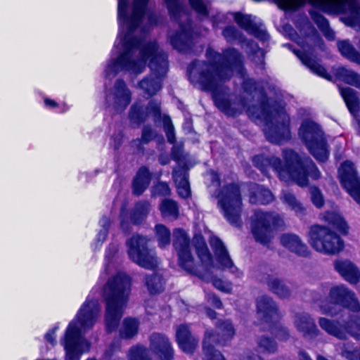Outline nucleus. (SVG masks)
<instances>
[{
    "label": "nucleus",
    "mask_w": 360,
    "mask_h": 360,
    "mask_svg": "<svg viewBox=\"0 0 360 360\" xmlns=\"http://www.w3.org/2000/svg\"><path fill=\"white\" fill-rule=\"evenodd\" d=\"M152 179V174L147 167L139 168L132 183L133 193L141 195L148 187Z\"/></svg>",
    "instance_id": "nucleus-32"
},
{
    "label": "nucleus",
    "mask_w": 360,
    "mask_h": 360,
    "mask_svg": "<svg viewBox=\"0 0 360 360\" xmlns=\"http://www.w3.org/2000/svg\"><path fill=\"white\" fill-rule=\"evenodd\" d=\"M155 234L159 247L163 248L170 244L171 233L165 225L157 224L155 227Z\"/></svg>",
    "instance_id": "nucleus-46"
},
{
    "label": "nucleus",
    "mask_w": 360,
    "mask_h": 360,
    "mask_svg": "<svg viewBox=\"0 0 360 360\" xmlns=\"http://www.w3.org/2000/svg\"><path fill=\"white\" fill-rule=\"evenodd\" d=\"M117 252V247L115 245H111L106 252L105 257L110 259Z\"/></svg>",
    "instance_id": "nucleus-64"
},
{
    "label": "nucleus",
    "mask_w": 360,
    "mask_h": 360,
    "mask_svg": "<svg viewBox=\"0 0 360 360\" xmlns=\"http://www.w3.org/2000/svg\"><path fill=\"white\" fill-rule=\"evenodd\" d=\"M340 92L350 112L354 116H357L359 113L360 102L359 101L356 91L347 86L340 88Z\"/></svg>",
    "instance_id": "nucleus-36"
},
{
    "label": "nucleus",
    "mask_w": 360,
    "mask_h": 360,
    "mask_svg": "<svg viewBox=\"0 0 360 360\" xmlns=\"http://www.w3.org/2000/svg\"><path fill=\"white\" fill-rule=\"evenodd\" d=\"M176 338L181 349L187 354H192L198 345V340L191 333L189 327L181 324L176 328Z\"/></svg>",
    "instance_id": "nucleus-27"
},
{
    "label": "nucleus",
    "mask_w": 360,
    "mask_h": 360,
    "mask_svg": "<svg viewBox=\"0 0 360 360\" xmlns=\"http://www.w3.org/2000/svg\"><path fill=\"white\" fill-rule=\"evenodd\" d=\"M217 333L207 330L203 341L205 360H224L221 354L216 350L212 343L224 345L235 335V328L229 320H219L215 323Z\"/></svg>",
    "instance_id": "nucleus-12"
},
{
    "label": "nucleus",
    "mask_w": 360,
    "mask_h": 360,
    "mask_svg": "<svg viewBox=\"0 0 360 360\" xmlns=\"http://www.w3.org/2000/svg\"><path fill=\"white\" fill-rule=\"evenodd\" d=\"M150 211V204L146 202H139L136 204L131 214V219L134 224L141 223L148 215Z\"/></svg>",
    "instance_id": "nucleus-44"
},
{
    "label": "nucleus",
    "mask_w": 360,
    "mask_h": 360,
    "mask_svg": "<svg viewBox=\"0 0 360 360\" xmlns=\"http://www.w3.org/2000/svg\"><path fill=\"white\" fill-rule=\"evenodd\" d=\"M276 337L281 342H286L291 338V333L288 328L278 326L275 332Z\"/></svg>",
    "instance_id": "nucleus-54"
},
{
    "label": "nucleus",
    "mask_w": 360,
    "mask_h": 360,
    "mask_svg": "<svg viewBox=\"0 0 360 360\" xmlns=\"http://www.w3.org/2000/svg\"><path fill=\"white\" fill-rule=\"evenodd\" d=\"M149 240L141 235H134L126 241L129 259L139 266L153 270L158 265L156 252L148 248Z\"/></svg>",
    "instance_id": "nucleus-13"
},
{
    "label": "nucleus",
    "mask_w": 360,
    "mask_h": 360,
    "mask_svg": "<svg viewBox=\"0 0 360 360\" xmlns=\"http://www.w3.org/2000/svg\"><path fill=\"white\" fill-rule=\"evenodd\" d=\"M212 284L217 289L222 292H230L231 290V283H226L220 278H213Z\"/></svg>",
    "instance_id": "nucleus-55"
},
{
    "label": "nucleus",
    "mask_w": 360,
    "mask_h": 360,
    "mask_svg": "<svg viewBox=\"0 0 360 360\" xmlns=\"http://www.w3.org/2000/svg\"><path fill=\"white\" fill-rule=\"evenodd\" d=\"M173 246L177 252L179 266L189 274L200 276V272L191 252L190 238L184 229H174Z\"/></svg>",
    "instance_id": "nucleus-17"
},
{
    "label": "nucleus",
    "mask_w": 360,
    "mask_h": 360,
    "mask_svg": "<svg viewBox=\"0 0 360 360\" xmlns=\"http://www.w3.org/2000/svg\"><path fill=\"white\" fill-rule=\"evenodd\" d=\"M193 84L202 89L210 91L215 105L229 116H236L245 110L248 115L257 124L263 125L266 139L280 143L290 137V117L285 110L269 112L262 105H250L249 98H238L231 95L229 89L220 82L208 63L196 60L187 70Z\"/></svg>",
    "instance_id": "nucleus-2"
},
{
    "label": "nucleus",
    "mask_w": 360,
    "mask_h": 360,
    "mask_svg": "<svg viewBox=\"0 0 360 360\" xmlns=\"http://www.w3.org/2000/svg\"><path fill=\"white\" fill-rule=\"evenodd\" d=\"M337 46L340 54L352 63L360 65V51L348 39L339 40Z\"/></svg>",
    "instance_id": "nucleus-35"
},
{
    "label": "nucleus",
    "mask_w": 360,
    "mask_h": 360,
    "mask_svg": "<svg viewBox=\"0 0 360 360\" xmlns=\"http://www.w3.org/2000/svg\"><path fill=\"white\" fill-rule=\"evenodd\" d=\"M339 176L342 186L360 205V178L357 176L354 164L349 161L343 162L339 169Z\"/></svg>",
    "instance_id": "nucleus-21"
},
{
    "label": "nucleus",
    "mask_w": 360,
    "mask_h": 360,
    "mask_svg": "<svg viewBox=\"0 0 360 360\" xmlns=\"http://www.w3.org/2000/svg\"><path fill=\"white\" fill-rule=\"evenodd\" d=\"M151 192L153 196H167L170 195L171 190L167 183L159 181L153 186Z\"/></svg>",
    "instance_id": "nucleus-51"
},
{
    "label": "nucleus",
    "mask_w": 360,
    "mask_h": 360,
    "mask_svg": "<svg viewBox=\"0 0 360 360\" xmlns=\"http://www.w3.org/2000/svg\"><path fill=\"white\" fill-rule=\"evenodd\" d=\"M172 178L176 184L179 195L183 198L189 197L191 190L186 169L183 167L174 168L172 172Z\"/></svg>",
    "instance_id": "nucleus-31"
},
{
    "label": "nucleus",
    "mask_w": 360,
    "mask_h": 360,
    "mask_svg": "<svg viewBox=\"0 0 360 360\" xmlns=\"http://www.w3.org/2000/svg\"><path fill=\"white\" fill-rule=\"evenodd\" d=\"M207 300L211 304L217 309H221L222 307L223 304L221 300L214 294L207 295Z\"/></svg>",
    "instance_id": "nucleus-57"
},
{
    "label": "nucleus",
    "mask_w": 360,
    "mask_h": 360,
    "mask_svg": "<svg viewBox=\"0 0 360 360\" xmlns=\"http://www.w3.org/2000/svg\"><path fill=\"white\" fill-rule=\"evenodd\" d=\"M311 200L313 204L317 207L321 208L324 204L323 194L320 189L316 186L310 188Z\"/></svg>",
    "instance_id": "nucleus-53"
},
{
    "label": "nucleus",
    "mask_w": 360,
    "mask_h": 360,
    "mask_svg": "<svg viewBox=\"0 0 360 360\" xmlns=\"http://www.w3.org/2000/svg\"><path fill=\"white\" fill-rule=\"evenodd\" d=\"M342 355L349 360H360V349L349 351L344 347L342 349Z\"/></svg>",
    "instance_id": "nucleus-56"
},
{
    "label": "nucleus",
    "mask_w": 360,
    "mask_h": 360,
    "mask_svg": "<svg viewBox=\"0 0 360 360\" xmlns=\"http://www.w3.org/2000/svg\"><path fill=\"white\" fill-rule=\"evenodd\" d=\"M139 323L136 319L127 318L123 321L120 336L122 338H131L137 333Z\"/></svg>",
    "instance_id": "nucleus-47"
},
{
    "label": "nucleus",
    "mask_w": 360,
    "mask_h": 360,
    "mask_svg": "<svg viewBox=\"0 0 360 360\" xmlns=\"http://www.w3.org/2000/svg\"><path fill=\"white\" fill-rule=\"evenodd\" d=\"M328 297L333 303L334 307H325L321 306L323 314L332 316L339 314L335 307L352 308L354 311L359 309V304L357 302L354 292L349 290L345 285H339L330 288Z\"/></svg>",
    "instance_id": "nucleus-19"
},
{
    "label": "nucleus",
    "mask_w": 360,
    "mask_h": 360,
    "mask_svg": "<svg viewBox=\"0 0 360 360\" xmlns=\"http://www.w3.org/2000/svg\"><path fill=\"white\" fill-rule=\"evenodd\" d=\"M314 6L328 14H344L342 21L360 30V5L357 0H311Z\"/></svg>",
    "instance_id": "nucleus-8"
},
{
    "label": "nucleus",
    "mask_w": 360,
    "mask_h": 360,
    "mask_svg": "<svg viewBox=\"0 0 360 360\" xmlns=\"http://www.w3.org/2000/svg\"><path fill=\"white\" fill-rule=\"evenodd\" d=\"M161 120H162L163 122L164 129L166 133L168 142L170 143H174L176 140L174 128L172 123L170 117L167 115H164L163 116H162Z\"/></svg>",
    "instance_id": "nucleus-50"
},
{
    "label": "nucleus",
    "mask_w": 360,
    "mask_h": 360,
    "mask_svg": "<svg viewBox=\"0 0 360 360\" xmlns=\"http://www.w3.org/2000/svg\"><path fill=\"white\" fill-rule=\"evenodd\" d=\"M100 313L97 300L87 299L83 303L60 340L65 350L64 360H80L82 355L89 351L90 343L82 334L93 328Z\"/></svg>",
    "instance_id": "nucleus-5"
},
{
    "label": "nucleus",
    "mask_w": 360,
    "mask_h": 360,
    "mask_svg": "<svg viewBox=\"0 0 360 360\" xmlns=\"http://www.w3.org/2000/svg\"><path fill=\"white\" fill-rule=\"evenodd\" d=\"M281 200L284 204L287 205L293 210L297 215L303 216L306 214V209L290 191H283Z\"/></svg>",
    "instance_id": "nucleus-41"
},
{
    "label": "nucleus",
    "mask_w": 360,
    "mask_h": 360,
    "mask_svg": "<svg viewBox=\"0 0 360 360\" xmlns=\"http://www.w3.org/2000/svg\"><path fill=\"white\" fill-rule=\"evenodd\" d=\"M112 139L113 141L112 146L114 147L115 149H117L122 143V135L121 134H117L116 135H114L112 137Z\"/></svg>",
    "instance_id": "nucleus-61"
},
{
    "label": "nucleus",
    "mask_w": 360,
    "mask_h": 360,
    "mask_svg": "<svg viewBox=\"0 0 360 360\" xmlns=\"http://www.w3.org/2000/svg\"><path fill=\"white\" fill-rule=\"evenodd\" d=\"M183 151L181 146H174L172 150V155L174 160L179 161L183 157Z\"/></svg>",
    "instance_id": "nucleus-59"
},
{
    "label": "nucleus",
    "mask_w": 360,
    "mask_h": 360,
    "mask_svg": "<svg viewBox=\"0 0 360 360\" xmlns=\"http://www.w3.org/2000/svg\"><path fill=\"white\" fill-rule=\"evenodd\" d=\"M293 326L303 338L309 340H314L321 335L314 318L305 311L295 314Z\"/></svg>",
    "instance_id": "nucleus-22"
},
{
    "label": "nucleus",
    "mask_w": 360,
    "mask_h": 360,
    "mask_svg": "<svg viewBox=\"0 0 360 360\" xmlns=\"http://www.w3.org/2000/svg\"><path fill=\"white\" fill-rule=\"evenodd\" d=\"M165 1L171 16L179 25V31L169 35L170 43L175 49L185 51L191 44V25L188 16L179 0Z\"/></svg>",
    "instance_id": "nucleus-10"
},
{
    "label": "nucleus",
    "mask_w": 360,
    "mask_h": 360,
    "mask_svg": "<svg viewBox=\"0 0 360 360\" xmlns=\"http://www.w3.org/2000/svg\"><path fill=\"white\" fill-rule=\"evenodd\" d=\"M295 54L300 59L302 63L307 67L312 72L330 80V76L327 73L326 70L324 67L321 65L315 58L311 57L307 53L302 52L300 51H294Z\"/></svg>",
    "instance_id": "nucleus-33"
},
{
    "label": "nucleus",
    "mask_w": 360,
    "mask_h": 360,
    "mask_svg": "<svg viewBox=\"0 0 360 360\" xmlns=\"http://www.w3.org/2000/svg\"><path fill=\"white\" fill-rule=\"evenodd\" d=\"M222 35L229 43L237 41L240 44L255 65L261 70L264 69V52L256 42L246 40L242 32L233 25L226 27L222 31Z\"/></svg>",
    "instance_id": "nucleus-18"
},
{
    "label": "nucleus",
    "mask_w": 360,
    "mask_h": 360,
    "mask_svg": "<svg viewBox=\"0 0 360 360\" xmlns=\"http://www.w3.org/2000/svg\"><path fill=\"white\" fill-rule=\"evenodd\" d=\"M128 357L129 360H150L148 350L141 346L133 347L129 350Z\"/></svg>",
    "instance_id": "nucleus-49"
},
{
    "label": "nucleus",
    "mask_w": 360,
    "mask_h": 360,
    "mask_svg": "<svg viewBox=\"0 0 360 360\" xmlns=\"http://www.w3.org/2000/svg\"><path fill=\"white\" fill-rule=\"evenodd\" d=\"M157 131L149 124L143 127L141 138L132 140L131 144L139 151L143 152V146L149 143L157 136Z\"/></svg>",
    "instance_id": "nucleus-39"
},
{
    "label": "nucleus",
    "mask_w": 360,
    "mask_h": 360,
    "mask_svg": "<svg viewBox=\"0 0 360 360\" xmlns=\"http://www.w3.org/2000/svg\"><path fill=\"white\" fill-rule=\"evenodd\" d=\"M193 243L194 244L196 253L204 267L206 269L212 267V255L203 237L202 236H195Z\"/></svg>",
    "instance_id": "nucleus-34"
},
{
    "label": "nucleus",
    "mask_w": 360,
    "mask_h": 360,
    "mask_svg": "<svg viewBox=\"0 0 360 360\" xmlns=\"http://www.w3.org/2000/svg\"><path fill=\"white\" fill-rule=\"evenodd\" d=\"M309 13L311 19L316 24L325 37L330 41L334 40L335 38V34L330 28L328 20L316 11L312 10Z\"/></svg>",
    "instance_id": "nucleus-38"
},
{
    "label": "nucleus",
    "mask_w": 360,
    "mask_h": 360,
    "mask_svg": "<svg viewBox=\"0 0 360 360\" xmlns=\"http://www.w3.org/2000/svg\"><path fill=\"white\" fill-rule=\"evenodd\" d=\"M299 136L318 162H323L328 160L329 150L327 141L319 124L310 119L303 120L299 129Z\"/></svg>",
    "instance_id": "nucleus-7"
},
{
    "label": "nucleus",
    "mask_w": 360,
    "mask_h": 360,
    "mask_svg": "<svg viewBox=\"0 0 360 360\" xmlns=\"http://www.w3.org/2000/svg\"><path fill=\"white\" fill-rule=\"evenodd\" d=\"M215 197L218 199L217 205L226 220L233 226H240L242 202L238 186L236 184L224 186Z\"/></svg>",
    "instance_id": "nucleus-11"
},
{
    "label": "nucleus",
    "mask_w": 360,
    "mask_h": 360,
    "mask_svg": "<svg viewBox=\"0 0 360 360\" xmlns=\"http://www.w3.org/2000/svg\"><path fill=\"white\" fill-rule=\"evenodd\" d=\"M236 22L248 33L255 36L260 41H267L269 35L267 34L263 24L257 23L255 17L251 15H244L240 13L233 14Z\"/></svg>",
    "instance_id": "nucleus-24"
},
{
    "label": "nucleus",
    "mask_w": 360,
    "mask_h": 360,
    "mask_svg": "<svg viewBox=\"0 0 360 360\" xmlns=\"http://www.w3.org/2000/svg\"><path fill=\"white\" fill-rule=\"evenodd\" d=\"M260 281L266 283L269 290L280 298H289L292 295V291L286 283L272 275L264 276L260 278Z\"/></svg>",
    "instance_id": "nucleus-30"
},
{
    "label": "nucleus",
    "mask_w": 360,
    "mask_h": 360,
    "mask_svg": "<svg viewBox=\"0 0 360 360\" xmlns=\"http://www.w3.org/2000/svg\"><path fill=\"white\" fill-rule=\"evenodd\" d=\"M210 243L214 252L217 260L222 268L229 269L230 272L236 277L242 276V271L234 265L222 241L217 237H212L210 240Z\"/></svg>",
    "instance_id": "nucleus-25"
},
{
    "label": "nucleus",
    "mask_w": 360,
    "mask_h": 360,
    "mask_svg": "<svg viewBox=\"0 0 360 360\" xmlns=\"http://www.w3.org/2000/svg\"><path fill=\"white\" fill-rule=\"evenodd\" d=\"M258 351L262 354H273L278 351V343L274 338L262 335L257 340Z\"/></svg>",
    "instance_id": "nucleus-42"
},
{
    "label": "nucleus",
    "mask_w": 360,
    "mask_h": 360,
    "mask_svg": "<svg viewBox=\"0 0 360 360\" xmlns=\"http://www.w3.org/2000/svg\"><path fill=\"white\" fill-rule=\"evenodd\" d=\"M324 219L326 221L332 224L337 230L341 233H347V223L338 214L333 212H327L324 215Z\"/></svg>",
    "instance_id": "nucleus-48"
},
{
    "label": "nucleus",
    "mask_w": 360,
    "mask_h": 360,
    "mask_svg": "<svg viewBox=\"0 0 360 360\" xmlns=\"http://www.w3.org/2000/svg\"><path fill=\"white\" fill-rule=\"evenodd\" d=\"M148 0H118L117 15L120 32L115 47L120 46L119 54L108 63L105 78L111 79L120 72L127 71L139 75L146 68V60L150 58V74L144 77L137 88L148 97L155 95L162 87V79L168 70L167 54L160 50L156 42L145 43L143 36L148 29L142 23Z\"/></svg>",
    "instance_id": "nucleus-1"
},
{
    "label": "nucleus",
    "mask_w": 360,
    "mask_h": 360,
    "mask_svg": "<svg viewBox=\"0 0 360 360\" xmlns=\"http://www.w3.org/2000/svg\"><path fill=\"white\" fill-rule=\"evenodd\" d=\"M280 242L283 247L300 257H307L309 254L307 245L295 234L284 233L281 236Z\"/></svg>",
    "instance_id": "nucleus-28"
},
{
    "label": "nucleus",
    "mask_w": 360,
    "mask_h": 360,
    "mask_svg": "<svg viewBox=\"0 0 360 360\" xmlns=\"http://www.w3.org/2000/svg\"><path fill=\"white\" fill-rule=\"evenodd\" d=\"M150 349L160 360H172L174 349L167 337L161 333H153L150 338Z\"/></svg>",
    "instance_id": "nucleus-26"
},
{
    "label": "nucleus",
    "mask_w": 360,
    "mask_h": 360,
    "mask_svg": "<svg viewBox=\"0 0 360 360\" xmlns=\"http://www.w3.org/2000/svg\"><path fill=\"white\" fill-rule=\"evenodd\" d=\"M131 291L128 276L119 273L108 279L103 289L105 302V321L108 333L115 330L123 316Z\"/></svg>",
    "instance_id": "nucleus-6"
},
{
    "label": "nucleus",
    "mask_w": 360,
    "mask_h": 360,
    "mask_svg": "<svg viewBox=\"0 0 360 360\" xmlns=\"http://www.w3.org/2000/svg\"><path fill=\"white\" fill-rule=\"evenodd\" d=\"M298 360H313L309 354L302 349H299L297 352Z\"/></svg>",
    "instance_id": "nucleus-63"
},
{
    "label": "nucleus",
    "mask_w": 360,
    "mask_h": 360,
    "mask_svg": "<svg viewBox=\"0 0 360 360\" xmlns=\"http://www.w3.org/2000/svg\"><path fill=\"white\" fill-rule=\"evenodd\" d=\"M257 317L261 323L270 324L278 317V307L274 300L268 295H261L256 300Z\"/></svg>",
    "instance_id": "nucleus-23"
},
{
    "label": "nucleus",
    "mask_w": 360,
    "mask_h": 360,
    "mask_svg": "<svg viewBox=\"0 0 360 360\" xmlns=\"http://www.w3.org/2000/svg\"><path fill=\"white\" fill-rule=\"evenodd\" d=\"M285 225L283 217L274 212L255 210L251 217V231L255 240L268 244L273 238V232Z\"/></svg>",
    "instance_id": "nucleus-9"
},
{
    "label": "nucleus",
    "mask_w": 360,
    "mask_h": 360,
    "mask_svg": "<svg viewBox=\"0 0 360 360\" xmlns=\"http://www.w3.org/2000/svg\"><path fill=\"white\" fill-rule=\"evenodd\" d=\"M132 93L122 79H117L105 91L106 108L114 114L123 112L131 102Z\"/></svg>",
    "instance_id": "nucleus-16"
},
{
    "label": "nucleus",
    "mask_w": 360,
    "mask_h": 360,
    "mask_svg": "<svg viewBox=\"0 0 360 360\" xmlns=\"http://www.w3.org/2000/svg\"><path fill=\"white\" fill-rule=\"evenodd\" d=\"M284 162L278 158L266 157L263 155L252 158L253 165L263 174H266L269 167H272L281 180L288 182L292 181L300 186H307L309 184L308 177L318 180L321 172L308 156H300L290 149L283 151Z\"/></svg>",
    "instance_id": "nucleus-3"
},
{
    "label": "nucleus",
    "mask_w": 360,
    "mask_h": 360,
    "mask_svg": "<svg viewBox=\"0 0 360 360\" xmlns=\"http://www.w3.org/2000/svg\"><path fill=\"white\" fill-rule=\"evenodd\" d=\"M335 269L347 281L352 284H356L360 281V271L351 261L336 260L334 262Z\"/></svg>",
    "instance_id": "nucleus-29"
},
{
    "label": "nucleus",
    "mask_w": 360,
    "mask_h": 360,
    "mask_svg": "<svg viewBox=\"0 0 360 360\" xmlns=\"http://www.w3.org/2000/svg\"><path fill=\"white\" fill-rule=\"evenodd\" d=\"M191 8L199 15L207 17L209 14L207 5L202 0H188Z\"/></svg>",
    "instance_id": "nucleus-52"
},
{
    "label": "nucleus",
    "mask_w": 360,
    "mask_h": 360,
    "mask_svg": "<svg viewBox=\"0 0 360 360\" xmlns=\"http://www.w3.org/2000/svg\"><path fill=\"white\" fill-rule=\"evenodd\" d=\"M252 190H254L250 195V202L252 204L266 205L274 200V196L269 189L255 184Z\"/></svg>",
    "instance_id": "nucleus-37"
},
{
    "label": "nucleus",
    "mask_w": 360,
    "mask_h": 360,
    "mask_svg": "<svg viewBox=\"0 0 360 360\" xmlns=\"http://www.w3.org/2000/svg\"><path fill=\"white\" fill-rule=\"evenodd\" d=\"M327 289H328V286L327 285H322L321 288L320 289L321 292H315V291L311 292V293L314 295V296L313 297L314 302L320 301L322 299V297H323L322 294H325V292L327 290Z\"/></svg>",
    "instance_id": "nucleus-60"
},
{
    "label": "nucleus",
    "mask_w": 360,
    "mask_h": 360,
    "mask_svg": "<svg viewBox=\"0 0 360 360\" xmlns=\"http://www.w3.org/2000/svg\"><path fill=\"white\" fill-rule=\"evenodd\" d=\"M149 116H152L155 123L161 120L160 103L157 100H151L145 106L141 102H135L129 111V120L132 124L139 127L146 121Z\"/></svg>",
    "instance_id": "nucleus-20"
},
{
    "label": "nucleus",
    "mask_w": 360,
    "mask_h": 360,
    "mask_svg": "<svg viewBox=\"0 0 360 360\" xmlns=\"http://www.w3.org/2000/svg\"><path fill=\"white\" fill-rule=\"evenodd\" d=\"M145 284L150 294L160 293L163 290V280L159 274L146 276Z\"/></svg>",
    "instance_id": "nucleus-45"
},
{
    "label": "nucleus",
    "mask_w": 360,
    "mask_h": 360,
    "mask_svg": "<svg viewBox=\"0 0 360 360\" xmlns=\"http://www.w3.org/2000/svg\"><path fill=\"white\" fill-rule=\"evenodd\" d=\"M318 323L323 330L339 340H347L350 335L360 340V319H350L341 322L338 320L320 317Z\"/></svg>",
    "instance_id": "nucleus-15"
},
{
    "label": "nucleus",
    "mask_w": 360,
    "mask_h": 360,
    "mask_svg": "<svg viewBox=\"0 0 360 360\" xmlns=\"http://www.w3.org/2000/svg\"><path fill=\"white\" fill-rule=\"evenodd\" d=\"M99 224L102 227V229H107V231H108L110 226V220L108 217L103 216L99 221Z\"/></svg>",
    "instance_id": "nucleus-62"
},
{
    "label": "nucleus",
    "mask_w": 360,
    "mask_h": 360,
    "mask_svg": "<svg viewBox=\"0 0 360 360\" xmlns=\"http://www.w3.org/2000/svg\"><path fill=\"white\" fill-rule=\"evenodd\" d=\"M309 241L316 251L325 254L335 255L343 248V241L341 238L326 226H311Z\"/></svg>",
    "instance_id": "nucleus-14"
},
{
    "label": "nucleus",
    "mask_w": 360,
    "mask_h": 360,
    "mask_svg": "<svg viewBox=\"0 0 360 360\" xmlns=\"http://www.w3.org/2000/svg\"><path fill=\"white\" fill-rule=\"evenodd\" d=\"M160 210L164 217L176 219L179 217L178 205L172 199H164L160 205Z\"/></svg>",
    "instance_id": "nucleus-43"
},
{
    "label": "nucleus",
    "mask_w": 360,
    "mask_h": 360,
    "mask_svg": "<svg viewBox=\"0 0 360 360\" xmlns=\"http://www.w3.org/2000/svg\"><path fill=\"white\" fill-rule=\"evenodd\" d=\"M58 326H55L53 328L50 330L46 333L45 335V339L47 342L51 343L52 345H54L56 344V338H55V334L56 330H58Z\"/></svg>",
    "instance_id": "nucleus-58"
},
{
    "label": "nucleus",
    "mask_w": 360,
    "mask_h": 360,
    "mask_svg": "<svg viewBox=\"0 0 360 360\" xmlns=\"http://www.w3.org/2000/svg\"><path fill=\"white\" fill-rule=\"evenodd\" d=\"M207 56L210 60L211 71L219 77L220 82L229 80L233 72H236L243 81L242 87L244 93L247 94V96H244L249 98L250 102L257 106L262 105L269 112L285 110L281 107L270 106L266 96L262 91L257 89L255 82L247 75L243 65L241 55L235 49H228L223 55L212 50H207Z\"/></svg>",
    "instance_id": "nucleus-4"
},
{
    "label": "nucleus",
    "mask_w": 360,
    "mask_h": 360,
    "mask_svg": "<svg viewBox=\"0 0 360 360\" xmlns=\"http://www.w3.org/2000/svg\"><path fill=\"white\" fill-rule=\"evenodd\" d=\"M336 76L345 83L360 89V74L352 69L340 67L336 70Z\"/></svg>",
    "instance_id": "nucleus-40"
}]
</instances>
